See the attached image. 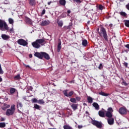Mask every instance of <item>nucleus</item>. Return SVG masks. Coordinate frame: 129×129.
<instances>
[{
    "label": "nucleus",
    "mask_w": 129,
    "mask_h": 129,
    "mask_svg": "<svg viewBox=\"0 0 129 129\" xmlns=\"http://www.w3.org/2000/svg\"><path fill=\"white\" fill-rule=\"evenodd\" d=\"M112 112H113L112 108L109 107L108 108L107 111H106L104 109L99 111L98 114L101 117H105V116L106 117H112Z\"/></svg>",
    "instance_id": "obj_1"
},
{
    "label": "nucleus",
    "mask_w": 129,
    "mask_h": 129,
    "mask_svg": "<svg viewBox=\"0 0 129 129\" xmlns=\"http://www.w3.org/2000/svg\"><path fill=\"white\" fill-rule=\"evenodd\" d=\"M46 44L45 40L43 39H37L35 41L32 43V45L36 49H39L41 46H44Z\"/></svg>",
    "instance_id": "obj_2"
},
{
    "label": "nucleus",
    "mask_w": 129,
    "mask_h": 129,
    "mask_svg": "<svg viewBox=\"0 0 129 129\" xmlns=\"http://www.w3.org/2000/svg\"><path fill=\"white\" fill-rule=\"evenodd\" d=\"M99 34L101 37H103L105 41H108L107 33H106V30H105V29L104 27H101Z\"/></svg>",
    "instance_id": "obj_3"
},
{
    "label": "nucleus",
    "mask_w": 129,
    "mask_h": 129,
    "mask_svg": "<svg viewBox=\"0 0 129 129\" xmlns=\"http://www.w3.org/2000/svg\"><path fill=\"white\" fill-rule=\"evenodd\" d=\"M0 30L1 31H9V26L5 20L0 19Z\"/></svg>",
    "instance_id": "obj_4"
},
{
    "label": "nucleus",
    "mask_w": 129,
    "mask_h": 129,
    "mask_svg": "<svg viewBox=\"0 0 129 129\" xmlns=\"http://www.w3.org/2000/svg\"><path fill=\"white\" fill-rule=\"evenodd\" d=\"M16 105L13 104L11 105L10 109H8L6 111V115L8 116H10V115H13L14 113H15V111H16Z\"/></svg>",
    "instance_id": "obj_5"
},
{
    "label": "nucleus",
    "mask_w": 129,
    "mask_h": 129,
    "mask_svg": "<svg viewBox=\"0 0 129 129\" xmlns=\"http://www.w3.org/2000/svg\"><path fill=\"white\" fill-rule=\"evenodd\" d=\"M92 123L93 124V125H95V126H97L98 128H101V126H102V124L101 123V122H99L98 121L93 120L92 121Z\"/></svg>",
    "instance_id": "obj_6"
},
{
    "label": "nucleus",
    "mask_w": 129,
    "mask_h": 129,
    "mask_svg": "<svg viewBox=\"0 0 129 129\" xmlns=\"http://www.w3.org/2000/svg\"><path fill=\"white\" fill-rule=\"evenodd\" d=\"M127 112V110L125 107H121L119 109V113L121 115H124L125 114H126Z\"/></svg>",
    "instance_id": "obj_7"
},
{
    "label": "nucleus",
    "mask_w": 129,
    "mask_h": 129,
    "mask_svg": "<svg viewBox=\"0 0 129 129\" xmlns=\"http://www.w3.org/2000/svg\"><path fill=\"white\" fill-rule=\"evenodd\" d=\"M18 44L22 46H27L28 42L23 39H19L17 41Z\"/></svg>",
    "instance_id": "obj_8"
},
{
    "label": "nucleus",
    "mask_w": 129,
    "mask_h": 129,
    "mask_svg": "<svg viewBox=\"0 0 129 129\" xmlns=\"http://www.w3.org/2000/svg\"><path fill=\"white\" fill-rule=\"evenodd\" d=\"M43 52H36L34 53V56L39 59H43Z\"/></svg>",
    "instance_id": "obj_9"
},
{
    "label": "nucleus",
    "mask_w": 129,
    "mask_h": 129,
    "mask_svg": "<svg viewBox=\"0 0 129 129\" xmlns=\"http://www.w3.org/2000/svg\"><path fill=\"white\" fill-rule=\"evenodd\" d=\"M107 121L108 124H109L110 125H112V124L114 123V119L113 118H112L111 117H108V118L107 119Z\"/></svg>",
    "instance_id": "obj_10"
},
{
    "label": "nucleus",
    "mask_w": 129,
    "mask_h": 129,
    "mask_svg": "<svg viewBox=\"0 0 129 129\" xmlns=\"http://www.w3.org/2000/svg\"><path fill=\"white\" fill-rule=\"evenodd\" d=\"M44 57V58H45V59H46V60L50 59V56L48 54V53L45 52H43L42 57Z\"/></svg>",
    "instance_id": "obj_11"
},
{
    "label": "nucleus",
    "mask_w": 129,
    "mask_h": 129,
    "mask_svg": "<svg viewBox=\"0 0 129 129\" xmlns=\"http://www.w3.org/2000/svg\"><path fill=\"white\" fill-rule=\"evenodd\" d=\"M50 24V22L49 21H42L41 23V26H47Z\"/></svg>",
    "instance_id": "obj_12"
},
{
    "label": "nucleus",
    "mask_w": 129,
    "mask_h": 129,
    "mask_svg": "<svg viewBox=\"0 0 129 129\" xmlns=\"http://www.w3.org/2000/svg\"><path fill=\"white\" fill-rule=\"evenodd\" d=\"M93 106L95 107L96 110H99V105L97 103L94 102L93 103Z\"/></svg>",
    "instance_id": "obj_13"
},
{
    "label": "nucleus",
    "mask_w": 129,
    "mask_h": 129,
    "mask_svg": "<svg viewBox=\"0 0 129 129\" xmlns=\"http://www.w3.org/2000/svg\"><path fill=\"white\" fill-rule=\"evenodd\" d=\"M1 37L3 40H8V39L10 38V36L7 35L6 34H2Z\"/></svg>",
    "instance_id": "obj_14"
},
{
    "label": "nucleus",
    "mask_w": 129,
    "mask_h": 129,
    "mask_svg": "<svg viewBox=\"0 0 129 129\" xmlns=\"http://www.w3.org/2000/svg\"><path fill=\"white\" fill-rule=\"evenodd\" d=\"M26 22L27 23V24H29V25H32L33 24V21H32V20H31L29 18H26Z\"/></svg>",
    "instance_id": "obj_15"
},
{
    "label": "nucleus",
    "mask_w": 129,
    "mask_h": 129,
    "mask_svg": "<svg viewBox=\"0 0 129 129\" xmlns=\"http://www.w3.org/2000/svg\"><path fill=\"white\" fill-rule=\"evenodd\" d=\"M99 94L100 95H102V96H108L109 95V94H107V93H105L103 92H101L99 93Z\"/></svg>",
    "instance_id": "obj_16"
},
{
    "label": "nucleus",
    "mask_w": 129,
    "mask_h": 129,
    "mask_svg": "<svg viewBox=\"0 0 129 129\" xmlns=\"http://www.w3.org/2000/svg\"><path fill=\"white\" fill-rule=\"evenodd\" d=\"M71 107L74 110H76L78 107L77 104H73L72 105H71Z\"/></svg>",
    "instance_id": "obj_17"
},
{
    "label": "nucleus",
    "mask_w": 129,
    "mask_h": 129,
    "mask_svg": "<svg viewBox=\"0 0 129 129\" xmlns=\"http://www.w3.org/2000/svg\"><path fill=\"white\" fill-rule=\"evenodd\" d=\"M59 4L61 6H65V5H66V1H65V0H60L59 1Z\"/></svg>",
    "instance_id": "obj_18"
},
{
    "label": "nucleus",
    "mask_w": 129,
    "mask_h": 129,
    "mask_svg": "<svg viewBox=\"0 0 129 129\" xmlns=\"http://www.w3.org/2000/svg\"><path fill=\"white\" fill-rule=\"evenodd\" d=\"M87 44H88L87 40H86L85 39L83 40V41H82V45L84 47H86V46H87Z\"/></svg>",
    "instance_id": "obj_19"
},
{
    "label": "nucleus",
    "mask_w": 129,
    "mask_h": 129,
    "mask_svg": "<svg viewBox=\"0 0 129 129\" xmlns=\"http://www.w3.org/2000/svg\"><path fill=\"white\" fill-rule=\"evenodd\" d=\"M30 5H31V6H35L36 5V2H35V0H29Z\"/></svg>",
    "instance_id": "obj_20"
},
{
    "label": "nucleus",
    "mask_w": 129,
    "mask_h": 129,
    "mask_svg": "<svg viewBox=\"0 0 129 129\" xmlns=\"http://www.w3.org/2000/svg\"><path fill=\"white\" fill-rule=\"evenodd\" d=\"M61 48H62V47H61V42H60L58 43L57 45V52H60Z\"/></svg>",
    "instance_id": "obj_21"
},
{
    "label": "nucleus",
    "mask_w": 129,
    "mask_h": 129,
    "mask_svg": "<svg viewBox=\"0 0 129 129\" xmlns=\"http://www.w3.org/2000/svg\"><path fill=\"white\" fill-rule=\"evenodd\" d=\"M87 99H88V102H89V103H92V102L93 101V99H92V98H91L90 97H88Z\"/></svg>",
    "instance_id": "obj_22"
},
{
    "label": "nucleus",
    "mask_w": 129,
    "mask_h": 129,
    "mask_svg": "<svg viewBox=\"0 0 129 129\" xmlns=\"http://www.w3.org/2000/svg\"><path fill=\"white\" fill-rule=\"evenodd\" d=\"M17 108H19V107H20V108H22L23 107V104L20 102H17Z\"/></svg>",
    "instance_id": "obj_23"
},
{
    "label": "nucleus",
    "mask_w": 129,
    "mask_h": 129,
    "mask_svg": "<svg viewBox=\"0 0 129 129\" xmlns=\"http://www.w3.org/2000/svg\"><path fill=\"white\" fill-rule=\"evenodd\" d=\"M8 21L9 22V24H10L12 26H13V25H14V19H13L12 18H9Z\"/></svg>",
    "instance_id": "obj_24"
},
{
    "label": "nucleus",
    "mask_w": 129,
    "mask_h": 129,
    "mask_svg": "<svg viewBox=\"0 0 129 129\" xmlns=\"http://www.w3.org/2000/svg\"><path fill=\"white\" fill-rule=\"evenodd\" d=\"M58 25L59 26V27H62V26H63V21H58L57 22Z\"/></svg>",
    "instance_id": "obj_25"
},
{
    "label": "nucleus",
    "mask_w": 129,
    "mask_h": 129,
    "mask_svg": "<svg viewBox=\"0 0 129 129\" xmlns=\"http://www.w3.org/2000/svg\"><path fill=\"white\" fill-rule=\"evenodd\" d=\"M15 80H19V79H21V76L20 75H17L14 77Z\"/></svg>",
    "instance_id": "obj_26"
},
{
    "label": "nucleus",
    "mask_w": 129,
    "mask_h": 129,
    "mask_svg": "<svg viewBox=\"0 0 129 129\" xmlns=\"http://www.w3.org/2000/svg\"><path fill=\"white\" fill-rule=\"evenodd\" d=\"M15 92H16V89H15V88H11L10 89V93L11 94H13V93H15Z\"/></svg>",
    "instance_id": "obj_27"
},
{
    "label": "nucleus",
    "mask_w": 129,
    "mask_h": 129,
    "mask_svg": "<svg viewBox=\"0 0 129 129\" xmlns=\"http://www.w3.org/2000/svg\"><path fill=\"white\" fill-rule=\"evenodd\" d=\"M63 128L64 129H72V127H71L70 126L68 125H64L63 126Z\"/></svg>",
    "instance_id": "obj_28"
},
{
    "label": "nucleus",
    "mask_w": 129,
    "mask_h": 129,
    "mask_svg": "<svg viewBox=\"0 0 129 129\" xmlns=\"http://www.w3.org/2000/svg\"><path fill=\"white\" fill-rule=\"evenodd\" d=\"M70 101L71 102H73V103H76V98H72L71 99H70Z\"/></svg>",
    "instance_id": "obj_29"
},
{
    "label": "nucleus",
    "mask_w": 129,
    "mask_h": 129,
    "mask_svg": "<svg viewBox=\"0 0 129 129\" xmlns=\"http://www.w3.org/2000/svg\"><path fill=\"white\" fill-rule=\"evenodd\" d=\"M68 91V90H66L63 91L64 95H65V96H67V97H68V93H67Z\"/></svg>",
    "instance_id": "obj_30"
},
{
    "label": "nucleus",
    "mask_w": 129,
    "mask_h": 129,
    "mask_svg": "<svg viewBox=\"0 0 129 129\" xmlns=\"http://www.w3.org/2000/svg\"><path fill=\"white\" fill-rule=\"evenodd\" d=\"M74 93V92H73V91H71V92H70L68 94V97H70L72 96H73Z\"/></svg>",
    "instance_id": "obj_31"
},
{
    "label": "nucleus",
    "mask_w": 129,
    "mask_h": 129,
    "mask_svg": "<svg viewBox=\"0 0 129 129\" xmlns=\"http://www.w3.org/2000/svg\"><path fill=\"white\" fill-rule=\"evenodd\" d=\"M6 123L5 122H0V127H5Z\"/></svg>",
    "instance_id": "obj_32"
},
{
    "label": "nucleus",
    "mask_w": 129,
    "mask_h": 129,
    "mask_svg": "<svg viewBox=\"0 0 129 129\" xmlns=\"http://www.w3.org/2000/svg\"><path fill=\"white\" fill-rule=\"evenodd\" d=\"M120 15L121 16H122L123 17H126V13H125V12H120Z\"/></svg>",
    "instance_id": "obj_33"
},
{
    "label": "nucleus",
    "mask_w": 129,
    "mask_h": 129,
    "mask_svg": "<svg viewBox=\"0 0 129 129\" xmlns=\"http://www.w3.org/2000/svg\"><path fill=\"white\" fill-rule=\"evenodd\" d=\"M37 103H39V104H44V101L43 100H40L37 101Z\"/></svg>",
    "instance_id": "obj_34"
},
{
    "label": "nucleus",
    "mask_w": 129,
    "mask_h": 129,
    "mask_svg": "<svg viewBox=\"0 0 129 129\" xmlns=\"http://www.w3.org/2000/svg\"><path fill=\"white\" fill-rule=\"evenodd\" d=\"M34 108L35 109H40V106H39L38 104H34Z\"/></svg>",
    "instance_id": "obj_35"
},
{
    "label": "nucleus",
    "mask_w": 129,
    "mask_h": 129,
    "mask_svg": "<svg viewBox=\"0 0 129 129\" xmlns=\"http://www.w3.org/2000/svg\"><path fill=\"white\" fill-rule=\"evenodd\" d=\"M0 74H4V71L2 69V66L1 65V64H0Z\"/></svg>",
    "instance_id": "obj_36"
},
{
    "label": "nucleus",
    "mask_w": 129,
    "mask_h": 129,
    "mask_svg": "<svg viewBox=\"0 0 129 129\" xmlns=\"http://www.w3.org/2000/svg\"><path fill=\"white\" fill-rule=\"evenodd\" d=\"M99 9L100 11H102L103 10V6L102 5L99 6Z\"/></svg>",
    "instance_id": "obj_37"
},
{
    "label": "nucleus",
    "mask_w": 129,
    "mask_h": 129,
    "mask_svg": "<svg viewBox=\"0 0 129 129\" xmlns=\"http://www.w3.org/2000/svg\"><path fill=\"white\" fill-rule=\"evenodd\" d=\"M32 101L33 103L38 102V100L36 98H33L32 99Z\"/></svg>",
    "instance_id": "obj_38"
},
{
    "label": "nucleus",
    "mask_w": 129,
    "mask_h": 129,
    "mask_svg": "<svg viewBox=\"0 0 129 129\" xmlns=\"http://www.w3.org/2000/svg\"><path fill=\"white\" fill-rule=\"evenodd\" d=\"M76 99L78 101H80V99H81V98L80 97L77 96L76 97Z\"/></svg>",
    "instance_id": "obj_39"
},
{
    "label": "nucleus",
    "mask_w": 129,
    "mask_h": 129,
    "mask_svg": "<svg viewBox=\"0 0 129 129\" xmlns=\"http://www.w3.org/2000/svg\"><path fill=\"white\" fill-rule=\"evenodd\" d=\"M4 106L6 108H9L11 106L10 105H7L6 104H4Z\"/></svg>",
    "instance_id": "obj_40"
},
{
    "label": "nucleus",
    "mask_w": 129,
    "mask_h": 129,
    "mask_svg": "<svg viewBox=\"0 0 129 129\" xmlns=\"http://www.w3.org/2000/svg\"><path fill=\"white\" fill-rule=\"evenodd\" d=\"M9 31L10 33H14V28L12 27Z\"/></svg>",
    "instance_id": "obj_41"
},
{
    "label": "nucleus",
    "mask_w": 129,
    "mask_h": 129,
    "mask_svg": "<svg viewBox=\"0 0 129 129\" xmlns=\"http://www.w3.org/2000/svg\"><path fill=\"white\" fill-rule=\"evenodd\" d=\"M99 69H102V63H100L99 67H98Z\"/></svg>",
    "instance_id": "obj_42"
},
{
    "label": "nucleus",
    "mask_w": 129,
    "mask_h": 129,
    "mask_svg": "<svg viewBox=\"0 0 129 129\" xmlns=\"http://www.w3.org/2000/svg\"><path fill=\"white\" fill-rule=\"evenodd\" d=\"M123 64L124 66H125V67H127V65H128L127 62H124Z\"/></svg>",
    "instance_id": "obj_43"
},
{
    "label": "nucleus",
    "mask_w": 129,
    "mask_h": 129,
    "mask_svg": "<svg viewBox=\"0 0 129 129\" xmlns=\"http://www.w3.org/2000/svg\"><path fill=\"white\" fill-rule=\"evenodd\" d=\"M5 120H6V118H1L0 119L1 121H5Z\"/></svg>",
    "instance_id": "obj_44"
},
{
    "label": "nucleus",
    "mask_w": 129,
    "mask_h": 129,
    "mask_svg": "<svg viewBox=\"0 0 129 129\" xmlns=\"http://www.w3.org/2000/svg\"><path fill=\"white\" fill-rule=\"evenodd\" d=\"M83 127V126L82 125H79L78 126V128H82Z\"/></svg>",
    "instance_id": "obj_45"
},
{
    "label": "nucleus",
    "mask_w": 129,
    "mask_h": 129,
    "mask_svg": "<svg viewBox=\"0 0 129 129\" xmlns=\"http://www.w3.org/2000/svg\"><path fill=\"white\" fill-rule=\"evenodd\" d=\"M23 65H24V66H25L26 68H29L30 67V66L27 65V64H25V63H24Z\"/></svg>",
    "instance_id": "obj_46"
},
{
    "label": "nucleus",
    "mask_w": 129,
    "mask_h": 129,
    "mask_svg": "<svg viewBox=\"0 0 129 129\" xmlns=\"http://www.w3.org/2000/svg\"><path fill=\"white\" fill-rule=\"evenodd\" d=\"M45 12H46V10H45V9H44V10L42 11V15H44Z\"/></svg>",
    "instance_id": "obj_47"
},
{
    "label": "nucleus",
    "mask_w": 129,
    "mask_h": 129,
    "mask_svg": "<svg viewBox=\"0 0 129 129\" xmlns=\"http://www.w3.org/2000/svg\"><path fill=\"white\" fill-rule=\"evenodd\" d=\"M126 8L129 11V4L126 5Z\"/></svg>",
    "instance_id": "obj_48"
},
{
    "label": "nucleus",
    "mask_w": 129,
    "mask_h": 129,
    "mask_svg": "<svg viewBox=\"0 0 129 129\" xmlns=\"http://www.w3.org/2000/svg\"><path fill=\"white\" fill-rule=\"evenodd\" d=\"M125 47L127 48V49H129V44H126V45H125Z\"/></svg>",
    "instance_id": "obj_49"
},
{
    "label": "nucleus",
    "mask_w": 129,
    "mask_h": 129,
    "mask_svg": "<svg viewBox=\"0 0 129 129\" xmlns=\"http://www.w3.org/2000/svg\"><path fill=\"white\" fill-rule=\"evenodd\" d=\"M74 2H76V3H80V0H73Z\"/></svg>",
    "instance_id": "obj_50"
},
{
    "label": "nucleus",
    "mask_w": 129,
    "mask_h": 129,
    "mask_svg": "<svg viewBox=\"0 0 129 129\" xmlns=\"http://www.w3.org/2000/svg\"><path fill=\"white\" fill-rule=\"evenodd\" d=\"M2 109H3V110H6V109H7V108H6V107L4 106V107H2Z\"/></svg>",
    "instance_id": "obj_51"
},
{
    "label": "nucleus",
    "mask_w": 129,
    "mask_h": 129,
    "mask_svg": "<svg viewBox=\"0 0 129 129\" xmlns=\"http://www.w3.org/2000/svg\"><path fill=\"white\" fill-rule=\"evenodd\" d=\"M51 3H52V2H48L47 5H48V6H50V5H51Z\"/></svg>",
    "instance_id": "obj_52"
},
{
    "label": "nucleus",
    "mask_w": 129,
    "mask_h": 129,
    "mask_svg": "<svg viewBox=\"0 0 129 129\" xmlns=\"http://www.w3.org/2000/svg\"><path fill=\"white\" fill-rule=\"evenodd\" d=\"M123 84H124V85H125V86H126V85H127V84H126V83L123 82Z\"/></svg>",
    "instance_id": "obj_53"
},
{
    "label": "nucleus",
    "mask_w": 129,
    "mask_h": 129,
    "mask_svg": "<svg viewBox=\"0 0 129 129\" xmlns=\"http://www.w3.org/2000/svg\"><path fill=\"white\" fill-rule=\"evenodd\" d=\"M67 12L68 14H70L71 13V11L70 10H68Z\"/></svg>",
    "instance_id": "obj_54"
},
{
    "label": "nucleus",
    "mask_w": 129,
    "mask_h": 129,
    "mask_svg": "<svg viewBox=\"0 0 129 129\" xmlns=\"http://www.w3.org/2000/svg\"><path fill=\"white\" fill-rule=\"evenodd\" d=\"M32 57H33V55H32V54H29V57L30 58H32Z\"/></svg>",
    "instance_id": "obj_55"
},
{
    "label": "nucleus",
    "mask_w": 129,
    "mask_h": 129,
    "mask_svg": "<svg viewBox=\"0 0 129 129\" xmlns=\"http://www.w3.org/2000/svg\"><path fill=\"white\" fill-rule=\"evenodd\" d=\"M3 79H2V78H0V82H2Z\"/></svg>",
    "instance_id": "obj_56"
},
{
    "label": "nucleus",
    "mask_w": 129,
    "mask_h": 129,
    "mask_svg": "<svg viewBox=\"0 0 129 129\" xmlns=\"http://www.w3.org/2000/svg\"><path fill=\"white\" fill-rule=\"evenodd\" d=\"M70 27H71V26L70 25V26H68V28H69V29H70Z\"/></svg>",
    "instance_id": "obj_57"
},
{
    "label": "nucleus",
    "mask_w": 129,
    "mask_h": 129,
    "mask_svg": "<svg viewBox=\"0 0 129 129\" xmlns=\"http://www.w3.org/2000/svg\"><path fill=\"white\" fill-rule=\"evenodd\" d=\"M97 31H99V28H98V29H97Z\"/></svg>",
    "instance_id": "obj_58"
},
{
    "label": "nucleus",
    "mask_w": 129,
    "mask_h": 129,
    "mask_svg": "<svg viewBox=\"0 0 129 129\" xmlns=\"http://www.w3.org/2000/svg\"><path fill=\"white\" fill-rule=\"evenodd\" d=\"M90 22V21H88V24H89Z\"/></svg>",
    "instance_id": "obj_59"
}]
</instances>
